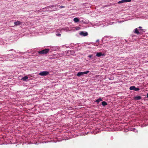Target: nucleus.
<instances>
[{
    "label": "nucleus",
    "instance_id": "obj_1",
    "mask_svg": "<svg viewBox=\"0 0 148 148\" xmlns=\"http://www.w3.org/2000/svg\"><path fill=\"white\" fill-rule=\"evenodd\" d=\"M12 51V52L11 53V54H8L7 56H3V57L5 58H6L7 59H8V58H17L18 56L14 54V53H16V52L14 50L12 49H11L10 50H9V51Z\"/></svg>",
    "mask_w": 148,
    "mask_h": 148
},
{
    "label": "nucleus",
    "instance_id": "obj_2",
    "mask_svg": "<svg viewBox=\"0 0 148 148\" xmlns=\"http://www.w3.org/2000/svg\"><path fill=\"white\" fill-rule=\"evenodd\" d=\"M58 5H50L49 6H48L46 7L45 8H43L42 9V10H40L41 11H53V10H50V9L49 10V9L50 8H51L57 6Z\"/></svg>",
    "mask_w": 148,
    "mask_h": 148
},
{
    "label": "nucleus",
    "instance_id": "obj_3",
    "mask_svg": "<svg viewBox=\"0 0 148 148\" xmlns=\"http://www.w3.org/2000/svg\"><path fill=\"white\" fill-rule=\"evenodd\" d=\"M50 50L49 49H45L44 50L38 52L39 54L41 55L46 54Z\"/></svg>",
    "mask_w": 148,
    "mask_h": 148
},
{
    "label": "nucleus",
    "instance_id": "obj_4",
    "mask_svg": "<svg viewBox=\"0 0 148 148\" xmlns=\"http://www.w3.org/2000/svg\"><path fill=\"white\" fill-rule=\"evenodd\" d=\"M89 72V71H86L84 72H79L77 74V76L79 77L82 76L83 75L87 74Z\"/></svg>",
    "mask_w": 148,
    "mask_h": 148
},
{
    "label": "nucleus",
    "instance_id": "obj_5",
    "mask_svg": "<svg viewBox=\"0 0 148 148\" xmlns=\"http://www.w3.org/2000/svg\"><path fill=\"white\" fill-rule=\"evenodd\" d=\"M49 73L48 71H43L40 73L39 74L42 76H46L48 75L49 74Z\"/></svg>",
    "mask_w": 148,
    "mask_h": 148
},
{
    "label": "nucleus",
    "instance_id": "obj_6",
    "mask_svg": "<svg viewBox=\"0 0 148 148\" xmlns=\"http://www.w3.org/2000/svg\"><path fill=\"white\" fill-rule=\"evenodd\" d=\"M109 36H105L102 38V42L104 43H106V42L107 41V39H108Z\"/></svg>",
    "mask_w": 148,
    "mask_h": 148
},
{
    "label": "nucleus",
    "instance_id": "obj_7",
    "mask_svg": "<svg viewBox=\"0 0 148 148\" xmlns=\"http://www.w3.org/2000/svg\"><path fill=\"white\" fill-rule=\"evenodd\" d=\"M79 34L81 35L84 36H87L88 35V33L87 32H81Z\"/></svg>",
    "mask_w": 148,
    "mask_h": 148
},
{
    "label": "nucleus",
    "instance_id": "obj_8",
    "mask_svg": "<svg viewBox=\"0 0 148 148\" xmlns=\"http://www.w3.org/2000/svg\"><path fill=\"white\" fill-rule=\"evenodd\" d=\"M134 32L135 33L137 34H140V31H139V30L138 29V28L135 29H134Z\"/></svg>",
    "mask_w": 148,
    "mask_h": 148
},
{
    "label": "nucleus",
    "instance_id": "obj_9",
    "mask_svg": "<svg viewBox=\"0 0 148 148\" xmlns=\"http://www.w3.org/2000/svg\"><path fill=\"white\" fill-rule=\"evenodd\" d=\"M104 55V54H102L101 52H98L97 53L96 56L98 57H100L102 56H103Z\"/></svg>",
    "mask_w": 148,
    "mask_h": 148
},
{
    "label": "nucleus",
    "instance_id": "obj_10",
    "mask_svg": "<svg viewBox=\"0 0 148 148\" xmlns=\"http://www.w3.org/2000/svg\"><path fill=\"white\" fill-rule=\"evenodd\" d=\"M14 24L16 25H19L22 24V23L19 21H17L16 22H14Z\"/></svg>",
    "mask_w": 148,
    "mask_h": 148
},
{
    "label": "nucleus",
    "instance_id": "obj_11",
    "mask_svg": "<svg viewBox=\"0 0 148 148\" xmlns=\"http://www.w3.org/2000/svg\"><path fill=\"white\" fill-rule=\"evenodd\" d=\"M102 101V99L101 98H99L95 101V102H96L97 104H99V102Z\"/></svg>",
    "mask_w": 148,
    "mask_h": 148
},
{
    "label": "nucleus",
    "instance_id": "obj_12",
    "mask_svg": "<svg viewBox=\"0 0 148 148\" xmlns=\"http://www.w3.org/2000/svg\"><path fill=\"white\" fill-rule=\"evenodd\" d=\"M130 131H133L135 132H138V130H136V129H135V128H131L129 130Z\"/></svg>",
    "mask_w": 148,
    "mask_h": 148
},
{
    "label": "nucleus",
    "instance_id": "obj_13",
    "mask_svg": "<svg viewBox=\"0 0 148 148\" xmlns=\"http://www.w3.org/2000/svg\"><path fill=\"white\" fill-rule=\"evenodd\" d=\"M73 21L75 23H77L79 22V19L77 17L73 19Z\"/></svg>",
    "mask_w": 148,
    "mask_h": 148
},
{
    "label": "nucleus",
    "instance_id": "obj_14",
    "mask_svg": "<svg viewBox=\"0 0 148 148\" xmlns=\"http://www.w3.org/2000/svg\"><path fill=\"white\" fill-rule=\"evenodd\" d=\"M28 77L27 76H25L22 78L21 79L23 81H25L26 79H28Z\"/></svg>",
    "mask_w": 148,
    "mask_h": 148
},
{
    "label": "nucleus",
    "instance_id": "obj_15",
    "mask_svg": "<svg viewBox=\"0 0 148 148\" xmlns=\"http://www.w3.org/2000/svg\"><path fill=\"white\" fill-rule=\"evenodd\" d=\"M102 105L103 106H105L107 105V103L105 101H102L101 102Z\"/></svg>",
    "mask_w": 148,
    "mask_h": 148
},
{
    "label": "nucleus",
    "instance_id": "obj_16",
    "mask_svg": "<svg viewBox=\"0 0 148 148\" xmlns=\"http://www.w3.org/2000/svg\"><path fill=\"white\" fill-rule=\"evenodd\" d=\"M134 98L136 100H139L141 99V97L140 96H136Z\"/></svg>",
    "mask_w": 148,
    "mask_h": 148
},
{
    "label": "nucleus",
    "instance_id": "obj_17",
    "mask_svg": "<svg viewBox=\"0 0 148 148\" xmlns=\"http://www.w3.org/2000/svg\"><path fill=\"white\" fill-rule=\"evenodd\" d=\"M58 56H59V57H61V56H62L64 55V53H58L57 54Z\"/></svg>",
    "mask_w": 148,
    "mask_h": 148
},
{
    "label": "nucleus",
    "instance_id": "obj_18",
    "mask_svg": "<svg viewBox=\"0 0 148 148\" xmlns=\"http://www.w3.org/2000/svg\"><path fill=\"white\" fill-rule=\"evenodd\" d=\"M139 31H140V33L145 32V29H139Z\"/></svg>",
    "mask_w": 148,
    "mask_h": 148
},
{
    "label": "nucleus",
    "instance_id": "obj_19",
    "mask_svg": "<svg viewBox=\"0 0 148 148\" xmlns=\"http://www.w3.org/2000/svg\"><path fill=\"white\" fill-rule=\"evenodd\" d=\"M135 86H131L130 87V89L131 90H134Z\"/></svg>",
    "mask_w": 148,
    "mask_h": 148
},
{
    "label": "nucleus",
    "instance_id": "obj_20",
    "mask_svg": "<svg viewBox=\"0 0 148 148\" xmlns=\"http://www.w3.org/2000/svg\"><path fill=\"white\" fill-rule=\"evenodd\" d=\"M125 1L124 0H122L119 1L118 2V3H124V2H125Z\"/></svg>",
    "mask_w": 148,
    "mask_h": 148
},
{
    "label": "nucleus",
    "instance_id": "obj_21",
    "mask_svg": "<svg viewBox=\"0 0 148 148\" xmlns=\"http://www.w3.org/2000/svg\"><path fill=\"white\" fill-rule=\"evenodd\" d=\"M140 90V89L139 88H136L135 87V88H134V90L135 91H138V90Z\"/></svg>",
    "mask_w": 148,
    "mask_h": 148
},
{
    "label": "nucleus",
    "instance_id": "obj_22",
    "mask_svg": "<svg viewBox=\"0 0 148 148\" xmlns=\"http://www.w3.org/2000/svg\"><path fill=\"white\" fill-rule=\"evenodd\" d=\"M56 35L57 36H60L61 35V34L60 33H58V32H56Z\"/></svg>",
    "mask_w": 148,
    "mask_h": 148
},
{
    "label": "nucleus",
    "instance_id": "obj_23",
    "mask_svg": "<svg viewBox=\"0 0 148 148\" xmlns=\"http://www.w3.org/2000/svg\"><path fill=\"white\" fill-rule=\"evenodd\" d=\"M92 56H93L92 55H89L88 56V57L89 58H91Z\"/></svg>",
    "mask_w": 148,
    "mask_h": 148
},
{
    "label": "nucleus",
    "instance_id": "obj_24",
    "mask_svg": "<svg viewBox=\"0 0 148 148\" xmlns=\"http://www.w3.org/2000/svg\"><path fill=\"white\" fill-rule=\"evenodd\" d=\"M125 2H130L131 1V0H124Z\"/></svg>",
    "mask_w": 148,
    "mask_h": 148
},
{
    "label": "nucleus",
    "instance_id": "obj_25",
    "mask_svg": "<svg viewBox=\"0 0 148 148\" xmlns=\"http://www.w3.org/2000/svg\"><path fill=\"white\" fill-rule=\"evenodd\" d=\"M60 8V9H61V8H65V7L64 6H60V7H59Z\"/></svg>",
    "mask_w": 148,
    "mask_h": 148
},
{
    "label": "nucleus",
    "instance_id": "obj_26",
    "mask_svg": "<svg viewBox=\"0 0 148 148\" xmlns=\"http://www.w3.org/2000/svg\"><path fill=\"white\" fill-rule=\"evenodd\" d=\"M138 29H142V27H141L140 26L138 28Z\"/></svg>",
    "mask_w": 148,
    "mask_h": 148
},
{
    "label": "nucleus",
    "instance_id": "obj_27",
    "mask_svg": "<svg viewBox=\"0 0 148 148\" xmlns=\"http://www.w3.org/2000/svg\"><path fill=\"white\" fill-rule=\"evenodd\" d=\"M109 79L110 80H111L113 79H112V78H110Z\"/></svg>",
    "mask_w": 148,
    "mask_h": 148
},
{
    "label": "nucleus",
    "instance_id": "obj_28",
    "mask_svg": "<svg viewBox=\"0 0 148 148\" xmlns=\"http://www.w3.org/2000/svg\"><path fill=\"white\" fill-rule=\"evenodd\" d=\"M99 41V40H97L96 41V42H98Z\"/></svg>",
    "mask_w": 148,
    "mask_h": 148
},
{
    "label": "nucleus",
    "instance_id": "obj_29",
    "mask_svg": "<svg viewBox=\"0 0 148 148\" xmlns=\"http://www.w3.org/2000/svg\"><path fill=\"white\" fill-rule=\"evenodd\" d=\"M147 98H148V93L147 94Z\"/></svg>",
    "mask_w": 148,
    "mask_h": 148
},
{
    "label": "nucleus",
    "instance_id": "obj_30",
    "mask_svg": "<svg viewBox=\"0 0 148 148\" xmlns=\"http://www.w3.org/2000/svg\"><path fill=\"white\" fill-rule=\"evenodd\" d=\"M92 58V59H93L94 60H95V59H94V58L93 57Z\"/></svg>",
    "mask_w": 148,
    "mask_h": 148
},
{
    "label": "nucleus",
    "instance_id": "obj_31",
    "mask_svg": "<svg viewBox=\"0 0 148 148\" xmlns=\"http://www.w3.org/2000/svg\"><path fill=\"white\" fill-rule=\"evenodd\" d=\"M118 22H119V23H121V22L119 21H118Z\"/></svg>",
    "mask_w": 148,
    "mask_h": 148
},
{
    "label": "nucleus",
    "instance_id": "obj_32",
    "mask_svg": "<svg viewBox=\"0 0 148 148\" xmlns=\"http://www.w3.org/2000/svg\"><path fill=\"white\" fill-rule=\"evenodd\" d=\"M9 60H11H11H10V59H9Z\"/></svg>",
    "mask_w": 148,
    "mask_h": 148
},
{
    "label": "nucleus",
    "instance_id": "obj_33",
    "mask_svg": "<svg viewBox=\"0 0 148 148\" xmlns=\"http://www.w3.org/2000/svg\"><path fill=\"white\" fill-rule=\"evenodd\" d=\"M5 60H6V59H5Z\"/></svg>",
    "mask_w": 148,
    "mask_h": 148
}]
</instances>
